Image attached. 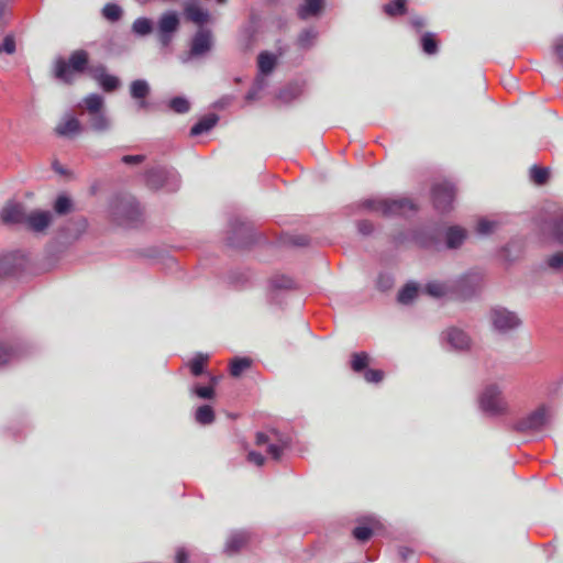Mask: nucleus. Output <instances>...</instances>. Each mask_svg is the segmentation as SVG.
<instances>
[{
	"instance_id": "nucleus-1",
	"label": "nucleus",
	"mask_w": 563,
	"mask_h": 563,
	"mask_svg": "<svg viewBox=\"0 0 563 563\" xmlns=\"http://www.w3.org/2000/svg\"><path fill=\"white\" fill-rule=\"evenodd\" d=\"M142 209L135 198L123 196L114 198L109 207V216L119 225H134L142 219Z\"/></svg>"
},
{
	"instance_id": "nucleus-2",
	"label": "nucleus",
	"mask_w": 563,
	"mask_h": 563,
	"mask_svg": "<svg viewBox=\"0 0 563 563\" xmlns=\"http://www.w3.org/2000/svg\"><path fill=\"white\" fill-rule=\"evenodd\" d=\"M89 62V54L85 49L74 51L68 60L57 58L54 65L55 77L65 82L73 84L75 74H81L87 69Z\"/></svg>"
},
{
	"instance_id": "nucleus-3",
	"label": "nucleus",
	"mask_w": 563,
	"mask_h": 563,
	"mask_svg": "<svg viewBox=\"0 0 563 563\" xmlns=\"http://www.w3.org/2000/svg\"><path fill=\"white\" fill-rule=\"evenodd\" d=\"M479 408L489 416H503L508 411V404L497 384L485 386L478 398Z\"/></svg>"
},
{
	"instance_id": "nucleus-4",
	"label": "nucleus",
	"mask_w": 563,
	"mask_h": 563,
	"mask_svg": "<svg viewBox=\"0 0 563 563\" xmlns=\"http://www.w3.org/2000/svg\"><path fill=\"white\" fill-rule=\"evenodd\" d=\"M489 323L494 331L505 334L521 327L522 321L516 311L503 306H495L489 310Z\"/></svg>"
},
{
	"instance_id": "nucleus-5",
	"label": "nucleus",
	"mask_w": 563,
	"mask_h": 563,
	"mask_svg": "<svg viewBox=\"0 0 563 563\" xmlns=\"http://www.w3.org/2000/svg\"><path fill=\"white\" fill-rule=\"evenodd\" d=\"M363 207L384 216H405L416 209L413 202L407 198L366 200Z\"/></svg>"
},
{
	"instance_id": "nucleus-6",
	"label": "nucleus",
	"mask_w": 563,
	"mask_h": 563,
	"mask_svg": "<svg viewBox=\"0 0 563 563\" xmlns=\"http://www.w3.org/2000/svg\"><path fill=\"white\" fill-rule=\"evenodd\" d=\"M552 417V411L549 408L541 406L530 412L527 417L519 420L516 424V430L529 433L540 432L551 423Z\"/></svg>"
},
{
	"instance_id": "nucleus-7",
	"label": "nucleus",
	"mask_w": 563,
	"mask_h": 563,
	"mask_svg": "<svg viewBox=\"0 0 563 563\" xmlns=\"http://www.w3.org/2000/svg\"><path fill=\"white\" fill-rule=\"evenodd\" d=\"M180 25V19L176 11H166L157 20L156 33L162 46H168Z\"/></svg>"
},
{
	"instance_id": "nucleus-8",
	"label": "nucleus",
	"mask_w": 563,
	"mask_h": 563,
	"mask_svg": "<svg viewBox=\"0 0 563 563\" xmlns=\"http://www.w3.org/2000/svg\"><path fill=\"white\" fill-rule=\"evenodd\" d=\"M455 197V188L448 181L438 183L432 187V199L435 209L449 211Z\"/></svg>"
},
{
	"instance_id": "nucleus-9",
	"label": "nucleus",
	"mask_w": 563,
	"mask_h": 563,
	"mask_svg": "<svg viewBox=\"0 0 563 563\" xmlns=\"http://www.w3.org/2000/svg\"><path fill=\"white\" fill-rule=\"evenodd\" d=\"M213 46V35L208 29H199L190 44V56L200 57L208 54Z\"/></svg>"
},
{
	"instance_id": "nucleus-10",
	"label": "nucleus",
	"mask_w": 563,
	"mask_h": 563,
	"mask_svg": "<svg viewBox=\"0 0 563 563\" xmlns=\"http://www.w3.org/2000/svg\"><path fill=\"white\" fill-rule=\"evenodd\" d=\"M277 437H278L277 432H272L271 434H265L263 432H258L256 434V444L257 445L267 444V453L275 461L280 460L283 452H284L285 448L287 446V443L285 441L278 440L277 442H275Z\"/></svg>"
},
{
	"instance_id": "nucleus-11",
	"label": "nucleus",
	"mask_w": 563,
	"mask_h": 563,
	"mask_svg": "<svg viewBox=\"0 0 563 563\" xmlns=\"http://www.w3.org/2000/svg\"><path fill=\"white\" fill-rule=\"evenodd\" d=\"M26 211L21 203H7L0 211V219L5 224L25 223Z\"/></svg>"
},
{
	"instance_id": "nucleus-12",
	"label": "nucleus",
	"mask_w": 563,
	"mask_h": 563,
	"mask_svg": "<svg viewBox=\"0 0 563 563\" xmlns=\"http://www.w3.org/2000/svg\"><path fill=\"white\" fill-rule=\"evenodd\" d=\"M168 179L177 181L175 172L164 167H156L147 172L146 184L152 189H159L167 185Z\"/></svg>"
},
{
	"instance_id": "nucleus-13",
	"label": "nucleus",
	"mask_w": 563,
	"mask_h": 563,
	"mask_svg": "<svg viewBox=\"0 0 563 563\" xmlns=\"http://www.w3.org/2000/svg\"><path fill=\"white\" fill-rule=\"evenodd\" d=\"M52 213L49 211L34 210L26 214L25 225L33 232L45 231L52 222Z\"/></svg>"
},
{
	"instance_id": "nucleus-14",
	"label": "nucleus",
	"mask_w": 563,
	"mask_h": 563,
	"mask_svg": "<svg viewBox=\"0 0 563 563\" xmlns=\"http://www.w3.org/2000/svg\"><path fill=\"white\" fill-rule=\"evenodd\" d=\"M84 126L74 115H65L55 126V133L63 137H74L82 133Z\"/></svg>"
},
{
	"instance_id": "nucleus-15",
	"label": "nucleus",
	"mask_w": 563,
	"mask_h": 563,
	"mask_svg": "<svg viewBox=\"0 0 563 563\" xmlns=\"http://www.w3.org/2000/svg\"><path fill=\"white\" fill-rule=\"evenodd\" d=\"M90 74L92 78L96 79L101 86V88L107 92L114 91L120 87L119 78L113 75L107 74L106 67L103 65H99L91 68Z\"/></svg>"
},
{
	"instance_id": "nucleus-16",
	"label": "nucleus",
	"mask_w": 563,
	"mask_h": 563,
	"mask_svg": "<svg viewBox=\"0 0 563 563\" xmlns=\"http://www.w3.org/2000/svg\"><path fill=\"white\" fill-rule=\"evenodd\" d=\"M456 290L461 298H470L481 290V278L476 275L464 276L457 282Z\"/></svg>"
},
{
	"instance_id": "nucleus-17",
	"label": "nucleus",
	"mask_w": 563,
	"mask_h": 563,
	"mask_svg": "<svg viewBox=\"0 0 563 563\" xmlns=\"http://www.w3.org/2000/svg\"><path fill=\"white\" fill-rule=\"evenodd\" d=\"M445 339L450 346L456 351H466L471 347V338L457 328H451L445 332Z\"/></svg>"
},
{
	"instance_id": "nucleus-18",
	"label": "nucleus",
	"mask_w": 563,
	"mask_h": 563,
	"mask_svg": "<svg viewBox=\"0 0 563 563\" xmlns=\"http://www.w3.org/2000/svg\"><path fill=\"white\" fill-rule=\"evenodd\" d=\"M541 231L544 235L549 234L558 243L563 244V212L560 211L550 222L544 221Z\"/></svg>"
},
{
	"instance_id": "nucleus-19",
	"label": "nucleus",
	"mask_w": 563,
	"mask_h": 563,
	"mask_svg": "<svg viewBox=\"0 0 563 563\" xmlns=\"http://www.w3.org/2000/svg\"><path fill=\"white\" fill-rule=\"evenodd\" d=\"M184 13L187 20L198 25H203L210 19V14L207 10L202 9L198 3L191 1L188 2L184 8Z\"/></svg>"
},
{
	"instance_id": "nucleus-20",
	"label": "nucleus",
	"mask_w": 563,
	"mask_h": 563,
	"mask_svg": "<svg viewBox=\"0 0 563 563\" xmlns=\"http://www.w3.org/2000/svg\"><path fill=\"white\" fill-rule=\"evenodd\" d=\"M78 107L84 108L86 112L90 114H96L98 112L106 110V101L104 98L99 93H90L87 95Z\"/></svg>"
},
{
	"instance_id": "nucleus-21",
	"label": "nucleus",
	"mask_w": 563,
	"mask_h": 563,
	"mask_svg": "<svg viewBox=\"0 0 563 563\" xmlns=\"http://www.w3.org/2000/svg\"><path fill=\"white\" fill-rule=\"evenodd\" d=\"M249 541V533L245 531L232 532L225 542L224 551L228 554L238 553Z\"/></svg>"
},
{
	"instance_id": "nucleus-22",
	"label": "nucleus",
	"mask_w": 563,
	"mask_h": 563,
	"mask_svg": "<svg viewBox=\"0 0 563 563\" xmlns=\"http://www.w3.org/2000/svg\"><path fill=\"white\" fill-rule=\"evenodd\" d=\"M89 129L93 132L102 133L111 129V120L106 110L96 114H90L88 120Z\"/></svg>"
},
{
	"instance_id": "nucleus-23",
	"label": "nucleus",
	"mask_w": 563,
	"mask_h": 563,
	"mask_svg": "<svg viewBox=\"0 0 563 563\" xmlns=\"http://www.w3.org/2000/svg\"><path fill=\"white\" fill-rule=\"evenodd\" d=\"M466 238V231L461 227H450L445 233V243L449 249L460 247Z\"/></svg>"
},
{
	"instance_id": "nucleus-24",
	"label": "nucleus",
	"mask_w": 563,
	"mask_h": 563,
	"mask_svg": "<svg viewBox=\"0 0 563 563\" xmlns=\"http://www.w3.org/2000/svg\"><path fill=\"white\" fill-rule=\"evenodd\" d=\"M130 92L132 98L141 100L140 107L143 108L146 106V102L143 99L150 93V85L144 79H136L131 82Z\"/></svg>"
},
{
	"instance_id": "nucleus-25",
	"label": "nucleus",
	"mask_w": 563,
	"mask_h": 563,
	"mask_svg": "<svg viewBox=\"0 0 563 563\" xmlns=\"http://www.w3.org/2000/svg\"><path fill=\"white\" fill-rule=\"evenodd\" d=\"M323 4L324 0H305L298 9V15L302 20L317 15L322 10Z\"/></svg>"
},
{
	"instance_id": "nucleus-26",
	"label": "nucleus",
	"mask_w": 563,
	"mask_h": 563,
	"mask_svg": "<svg viewBox=\"0 0 563 563\" xmlns=\"http://www.w3.org/2000/svg\"><path fill=\"white\" fill-rule=\"evenodd\" d=\"M217 122L218 117L216 114L203 117L190 129V135L198 136L205 132H208L217 124Z\"/></svg>"
},
{
	"instance_id": "nucleus-27",
	"label": "nucleus",
	"mask_w": 563,
	"mask_h": 563,
	"mask_svg": "<svg viewBox=\"0 0 563 563\" xmlns=\"http://www.w3.org/2000/svg\"><path fill=\"white\" fill-rule=\"evenodd\" d=\"M366 520L371 526H361L353 530L354 538L361 542L367 541L373 536L375 528L379 525L374 517H369Z\"/></svg>"
},
{
	"instance_id": "nucleus-28",
	"label": "nucleus",
	"mask_w": 563,
	"mask_h": 563,
	"mask_svg": "<svg viewBox=\"0 0 563 563\" xmlns=\"http://www.w3.org/2000/svg\"><path fill=\"white\" fill-rule=\"evenodd\" d=\"M19 357L20 354L16 349L0 342V367L16 361Z\"/></svg>"
},
{
	"instance_id": "nucleus-29",
	"label": "nucleus",
	"mask_w": 563,
	"mask_h": 563,
	"mask_svg": "<svg viewBox=\"0 0 563 563\" xmlns=\"http://www.w3.org/2000/svg\"><path fill=\"white\" fill-rule=\"evenodd\" d=\"M195 419L200 424H211L214 421V412L211 406L203 405L197 408Z\"/></svg>"
},
{
	"instance_id": "nucleus-30",
	"label": "nucleus",
	"mask_w": 563,
	"mask_h": 563,
	"mask_svg": "<svg viewBox=\"0 0 563 563\" xmlns=\"http://www.w3.org/2000/svg\"><path fill=\"white\" fill-rule=\"evenodd\" d=\"M252 361L249 357H236L232 360L230 373L234 377H239L244 371L251 367Z\"/></svg>"
},
{
	"instance_id": "nucleus-31",
	"label": "nucleus",
	"mask_w": 563,
	"mask_h": 563,
	"mask_svg": "<svg viewBox=\"0 0 563 563\" xmlns=\"http://www.w3.org/2000/svg\"><path fill=\"white\" fill-rule=\"evenodd\" d=\"M54 210L57 214L64 216L73 210V201L66 195H59L54 202Z\"/></svg>"
},
{
	"instance_id": "nucleus-32",
	"label": "nucleus",
	"mask_w": 563,
	"mask_h": 563,
	"mask_svg": "<svg viewBox=\"0 0 563 563\" xmlns=\"http://www.w3.org/2000/svg\"><path fill=\"white\" fill-rule=\"evenodd\" d=\"M421 46L426 54L433 55L438 52V41L433 33H424L421 36Z\"/></svg>"
},
{
	"instance_id": "nucleus-33",
	"label": "nucleus",
	"mask_w": 563,
	"mask_h": 563,
	"mask_svg": "<svg viewBox=\"0 0 563 563\" xmlns=\"http://www.w3.org/2000/svg\"><path fill=\"white\" fill-rule=\"evenodd\" d=\"M132 30L141 36L148 35L153 30L152 21L147 18H139L133 22Z\"/></svg>"
},
{
	"instance_id": "nucleus-34",
	"label": "nucleus",
	"mask_w": 563,
	"mask_h": 563,
	"mask_svg": "<svg viewBox=\"0 0 563 563\" xmlns=\"http://www.w3.org/2000/svg\"><path fill=\"white\" fill-rule=\"evenodd\" d=\"M550 176L549 168L539 167L537 165L530 168V178L537 185H544Z\"/></svg>"
},
{
	"instance_id": "nucleus-35",
	"label": "nucleus",
	"mask_w": 563,
	"mask_h": 563,
	"mask_svg": "<svg viewBox=\"0 0 563 563\" xmlns=\"http://www.w3.org/2000/svg\"><path fill=\"white\" fill-rule=\"evenodd\" d=\"M418 286L416 284H407L398 294V300L401 303L411 302L418 295Z\"/></svg>"
},
{
	"instance_id": "nucleus-36",
	"label": "nucleus",
	"mask_w": 563,
	"mask_h": 563,
	"mask_svg": "<svg viewBox=\"0 0 563 563\" xmlns=\"http://www.w3.org/2000/svg\"><path fill=\"white\" fill-rule=\"evenodd\" d=\"M275 67V57L268 53H261L258 56V69L261 74L267 75Z\"/></svg>"
},
{
	"instance_id": "nucleus-37",
	"label": "nucleus",
	"mask_w": 563,
	"mask_h": 563,
	"mask_svg": "<svg viewBox=\"0 0 563 563\" xmlns=\"http://www.w3.org/2000/svg\"><path fill=\"white\" fill-rule=\"evenodd\" d=\"M369 356L365 352L354 353L352 355L351 367L354 372L360 373L367 367Z\"/></svg>"
},
{
	"instance_id": "nucleus-38",
	"label": "nucleus",
	"mask_w": 563,
	"mask_h": 563,
	"mask_svg": "<svg viewBox=\"0 0 563 563\" xmlns=\"http://www.w3.org/2000/svg\"><path fill=\"white\" fill-rule=\"evenodd\" d=\"M407 0H394L384 5V11L390 16L400 15L406 12Z\"/></svg>"
},
{
	"instance_id": "nucleus-39",
	"label": "nucleus",
	"mask_w": 563,
	"mask_h": 563,
	"mask_svg": "<svg viewBox=\"0 0 563 563\" xmlns=\"http://www.w3.org/2000/svg\"><path fill=\"white\" fill-rule=\"evenodd\" d=\"M424 290L429 296L434 298H442L448 294V287L439 282L428 283Z\"/></svg>"
},
{
	"instance_id": "nucleus-40",
	"label": "nucleus",
	"mask_w": 563,
	"mask_h": 563,
	"mask_svg": "<svg viewBox=\"0 0 563 563\" xmlns=\"http://www.w3.org/2000/svg\"><path fill=\"white\" fill-rule=\"evenodd\" d=\"M102 15L108 21L115 22L122 16V9L118 4L107 3L102 9Z\"/></svg>"
},
{
	"instance_id": "nucleus-41",
	"label": "nucleus",
	"mask_w": 563,
	"mask_h": 563,
	"mask_svg": "<svg viewBox=\"0 0 563 563\" xmlns=\"http://www.w3.org/2000/svg\"><path fill=\"white\" fill-rule=\"evenodd\" d=\"M169 108L176 113H186L190 109V103L184 97H175L169 101Z\"/></svg>"
},
{
	"instance_id": "nucleus-42",
	"label": "nucleus",
	"mask_w": 563,
	"mask_h": 563,
	"mask_svg": "<svg viewBox=\"0 0 563 563\" xmlns=\"http://www.w3.org/2000/svg\"><path fill=\"white\" fill-rule=\"evenodd\" d=\"M207 360H208L207 355L198 354L190 361L189 367H190L192 375L199 376L203 373V366H205V363L207 362Z\"/></svg>"
},
{
	"instance_id": "nucleus-43",
	"label": "nucleus",
	"mask_w": 563,
	"mask_h": 563,
	"mask_svg": "<svg viewBox=\"0 0 563 563\" xmlns=\"http://www.w3.org/2000/svg\"><path fill=\"white\" fill-rule=\"evenodd\" d=\"M498 225H499V223L497 221H492L488 219H481L477 222L476 230L479 234L487 235V234L493 233L498 228Z\"/></svg>"
},
{
	"instance_id": "nucleus-44",
	"label": "nucleus",
	"mask_w": 563,
	"mask_h": 563,
	"mask_svg": "<svg viewBox=\"0 0 563 563\" xmlns=\"http://www.w3.org/2000/svg\"><path fill=\"white\" fill-rule=\"evenodd\" d=\"M192 393L202 399H212L216 396L213 386L196 385L192 388Z\"/></svg>"
},
{
	"instance_id": "nucleus-45",
	"label": "nucleus",
	"mask_w": 563,
	"mask_h": 563,
	"mask_svg": "<svg viewBox=\"0 0 563 563\" xmlns=\"http://www.w3.org/2000/svg\"><path fill=\"white\" fill-rule=\"evenodd\" d=\"M317 33L313 30H305L298 37V43L301 47H309L316 38Z\"/></svg>"
},
{
	"instance_id": "nucleus-46",
	"label": "nucleus",
	"mask_w": 563,
	"mask_h": 563,
	"mask_svg": "<svg viewBox=\"0 0 563 563\" xmlns=\"http://www.w3.org/2000/svg\"><path fill=\"white\" fill-rule=\"evenodd\" d=\"M364 378L367 383H379L384 378V372L380 369H367L364 373Z\"/></svg>"
},
{
	"instance_id": "nucleus-47",
	"label": "nucleus",
	"mask_w": 563,
	"mask_h": 563,
	"mask_svg": "<svg viewBox=\"0 0 563 563\" xmlns=\"http://www.w3.org/2000/svg\"><path fill=\"white\" fill-rule=\"evenodd\" d=\"M548 265L553 269L563 267V252H558L548 258Z\"/></svg>"
},
{
	"instance_id": "nucleus-48",
	"label": "nucleus",
	"mask_w": 563,
	"mask_h": 563,
	"mask_svg": "<svg viewBox=\"0 0 563 563\" xmlns=\"http://www.w3.org/2000/svg\"><path fill=\"white\" fill-rule=\"evenodd\" d=\"M554 53L563 62V35L558 36L553 42Z\"/></svg>"
},
{
	"instance_id": "nucleus-49",
	"label": "nucleus",
	"mask_w": 563,
	"mask_h": 563,
	"mask_svg": "<svg viewBox=\"0 0 563 563\" xmlns=\"http://www.w3.org/2000/svg\"><path fill=\"white\" fill-rule=\"evenodd\" d=\"M145 161L144 155H125L122 157L124 164L139 165Z\"/></svg>"
},
{
	"instance_id": "nucleus-50",
	"label": "nucleus",
	"mask_w": 563,
	"mask_h": 563,
	"mask_svg": "<svg viewBox=\"0 0 563 563\" xmlns=\"http://www.w3.org/2000/svg\"><path fill=\"white\" fill-rule=\"evenodd\" d=\"M264 85H265L264 78L257 79L256 86L252 90L249 91V93L246 95V99L254 100L257 96V92L264 87Z\"/></svg>"
},
{
	"instance_id": "nucleus-51",
	"label": "nucleus",
	"mask_w": 563,
	"mask_h": 563,
	"mask_svg": "<svg viewBox=\"0 0 563 563\" xmlns=\"http://www.w3.org/2000/svg\"><path fill=\"white\" fill-rule=\"evenodd\" d=\"M247 460H249V462L254 463L257 466H262L265 462L264 456L261 453H257L254 451H251L247 454Z\"/></svg>"
},
{
	"instance_id": "nucleus-52",
	"label": "nucleus",
	"mask_w": 563,
	"mask_h": 563,
	"mask_svg": "<svg viewBox=\"0 0 563 563\" xmlns=\"http://www.w3.org/2000/svg\"><path fill=\"white\" fill-rule=\"evenodd\" d=\"M357 229L361 234L367 235L372 233L373 224L367 220H363L357 223Z\"/></svg>"
},
{
	"instance_id": "nucleus-53",
	"label": "nucleus",
	"mask_w": 563,
	"mask_h": 563,
	"mask_svg": "<svg viewBox=\"0 0 563 563\" xmlns=\"http://www.w3.org/2000/svg\"><path fill=\"white\" fill-rule=\"evenodd\" d=\"M378 286L382 289H388L391 286V279L388 276H380L378 279Z\"/></svg>"
},
{
	"instance_id": "nucleus-54",
	"label": "nucleus",
	"mask_w": 563,
	"mask_h": 563,
	"mask_svg": "<svg viewBox=\"0 0 563 563\" xmlns=\"http://www.w3.org/2000/svg\"><path fill=\"white\" fill-rule=\"evenodd\" d=\"M5 9L7 4L4 0H0V29L5 22Z\"/></svg>"
},
{
	"instance_id": "nucleus-55",
	"label": "nucleus",
	"mask_w": 563,
	"mask_h": 563,
	"mask_svg": "<svg viewBox=\"0 0 563 563\" xmlns=\"http://www.w3.org/2000/svg\"><path fill=\"white\" fill-rule=\"evenodd\" d=\"M187 562V553L184 549H179L176 553V563H186Z\"/></svg>"
},
{
	"instance_id": "nucleus-56",
	"label": "nucleus",
	"mask_w": 563,
	"mask_h": 563,
	"mask_svg": "<svg viewBox=\"0 0 563 563\" xmlns=\"http://www.w3.org/2000/svg\"><path fill=\"white\" fill-rule=\"evenodd\" d=\"M276 287L279 288H289L291 287L292 282L290 279H283V282L278 283V280L274 282Z\"/></svg>"
},
{
	"instance_id": "nucleus-57",
	"label": "nucleus",
	"mask_w": 563,
	"mask_h": 563,
	"mask_svg": "<svg viewBox=\"0 0 563 563\" xmlns=\"http://www.w3.org/2000/svg\"><path fill=\"white\" fill-rule=\"evenodd\" d=\"M292 243L295 245L303 246L307 244V239L305 236H298V238L294 239Z\"/></svg>"
},
{
	"instance_id": "nucleus-58",
	"label": "nucleus",
	"mask_w": 563,
	"mask_h": 563,
	"mask_svg": "<svg viewBox=\"0 0 563 563\" xmlns=\"http://www.w3.org/2000/svg\"><path fill=\"white\" fill-rule=\"evenodd\" d=\"M411 23H412V25H413L416 29H418V30H420V29L424 25V23H423V20H422V19H415V20H412V22H411Z\"/></svg>"
},
{
	"instance_id": "nucleus-59",
	"label": "nucleus",
	"mask_w": 563,
	"mask_h": 563,
	"mask_svg": "<svg viewBox=\"0 0 563 563\" xmlns=\"http://www.w3.org/2000/svg\"><path fill=\"white\" fill-rule=\"evenodd\" d=\"M279 98L285 100V101H289L290 100V98L287 97V91L280 92Z\"/></svg>"
},
{
	"instance_id": "nucleus-60",
	"label": "nucleus",
	"mask_w": 563,
	"mask_h": 563,
	"mask_svg": "<svg viewBox=\"0 0 563 563\" xmlns=\"http://www.w3.org/2000/svg\"><path fill=\"white\" fill-rule=\"evenodd\" d=\"M210 380H211V384H212L211 386H214V385L218 384V378L217 377H211Z\"/></svg>"
},
{
	"instance_id": "nucleus-61",
	"label": "nucleus",
	"mask_w": 563,
	"mask_h": 563,
	"mask_svg": "<svg viewBox=\"0 0 563 563\" xmlns=\"http://www.w3.org/2000/svg\"><path fill=\"white\" fill-rule=\"evenodd\" d=\"M55 170H57L58 173H63V170L60 169V167H56V166H55Z\"/></svg>"
},
{
	"instance_id": "nucleus-62",
	"label": "nucleus",
	"mask_w": 563,
	"mask_h": 563,
	"mask_svg": "<svg viewBox=\"0 0 563 563\" xmlns=\"http://www.w3.org/2000/svg\"><path fill=\"white\" fill-rule=\"evenodd\" d=\"M218 3H225L227 0H217Z\"/></svg>"
},
{
	"instance_id": "nucleus-63",
	"label": "nucleus",
	"mask_w": 563,
	"mask_h": 563,
	"mask_svg": "<svg viewBox=\"0 0 563 563\" xmlns=\"http://www.w3.org/2000/svg\"><path fill=\"white\" fill-rule=\"evenodd\" d=\"M401 555H402L404 558H406L407 552H401Z\"/></svg>"
}]
</instances>
